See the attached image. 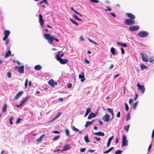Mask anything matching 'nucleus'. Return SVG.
<instances>
[{
	"mask_svg": "<svg viewBox=\"0 0 154 154\" xmlns=\"http://www.w3.org/2000/svg\"><path fill=\"white\" fill-rule=\"evenodd\" d=\"M43 36L45 39L48 40V43L51 44L52 43L53 41L54 40L57 42L59 41L58 39L55 38L53 35L51 36V34L49 33L44 34Z\"/></svg>",
	"mask_w": 154,
	"mask_h": 154,
	"instance_id": "obj_1",
	"label": "nucleus"
},
{
	"mask_svg": "<svg viewBox=\"0 0 154 154\" xmlns=\"http://www.w3.org/2000/svg\"><path fill=\"white\" fill-rule=\"evenodd\" d=\"M57 60L59 61L60 63L62 64H65L69 60L67 59H63L60 57L59 55H56Z\"/></svg>",
	"mask_w": 154,
	"mask_h": 154,
	"instance_id": "obj_2",
	"label": "nucleus"
},
{
	"mask_svg": "<svg viewBox=\"0 0 154 154\" xmlns=\"http://www.w3.org/2000/svg\"><path fill=\"white\" fill-rule=\"evenodd\" d=\"M148 32L146 31H141L138 33V35L140 37L144 38L148 36Z\"/></svg>",
	"mask_w": 154,
	"mask_h": 154,
	"instance_id": "obj_3",
	"label": "nucleus"
},
{
	"mask_svg": "<svg viewBox=\"0 0 154 154\" xmlns=\"http://www.w3.org/2000/svg\"><path fill=\"white\" fill-rule=\"evenodd\" d=\"M125 24L127 25H131L135 23L134 20L128 19L125 21Z\"/></svg>",
	"mask_w": 154,
	"mask_h": 154,
	"instance_id": "obj_4",
	"label": "nucleus"
},
{
	"mask_svg": "<svg viewBox=\"0 0 154 154\" xmlns=\"http://www.w3.org/2000/svg\"><path fill=\"white\" fill-rule=\"evenodd\" d=\"M126 136L124 135L122 137V146H126L128 145V140H127Z\"/></svg>",
	"mask_w": 154,
	"mask_h": 154,
	"instance_id": "obj_5",
	"label": "nucleus"
},
{
	"mask_svg": "<svg viewBox=\"0 0 154 154\" xmlns=\"http://www.w3.org/2000/svg\"><path fill=\"white\" fill-rule=\"evenodd\" d=\"M137 86L138 87V89L141 91L142 94H143L145 91V88L143 85H141L138 83L137 85Z\"/></svg>",
	"mask_w": 154,
	"mask_h": 154,
	"instance_id": "obj_6",
	"label": "nucleus"
},
{
	"mask_svg": "<svg viewBox=\"0 0 154 154\" xmlns=\"http://www.w3.org/2000/svg\"><path fill=\"white\" fill-rule=\"evenodd\" d=\"M140 55L142 56V59L143 61L147 62L148 61V58L147 55L144 54L142 53H140Z\"/></svg>",
	"mask_w": 154,
	"mask_h": 154,
	"instance_id": "obj_7",
	"label": "nucleus"
},
{
	"mask_svg": "<svg viewBox=\"0 0 154 154\" xmlns=\"http://www.w3.org/2000/svg\"><path fill=\"white\" fill-rule=\"evenodd\" d=\"M18 69V72L20 74H23L24 72V67L23 66H16L15 67V69Z\"/></svg>",
	"mask_w": 154,
	"mask_h": 154,
	"instance_id": "obj_8",
	"label": "nucleus"
},
{
	"mask_svg": "<svg viewBox=\"0 0 154 154\" xmlns=\"http://www.w3.org/2000/svg\"><path fill=\"white\" fill-rule=\"evenodd\" d=\"M139 28V27L138 26H131L129 27V29L132 32L137 30Z\"/></svg>",
	"mask_w": 154,
	"mask_h": 154,
	"instance_id": "obj_9",
	"label": "nucleus"
},
{
	"mask_svg": "<svg viewBox=\"0 0 154 154\" xmlns=\"http://www.w3.org/2000/svg\"><path fill=\"white\" fill-rule=\"evenodd\" d=\"M110 118V116L108 114H106L103 117V119L105 121L108 122Z\"/></svg>",
	"mask_w": 154,
	"mask_h": 154,
	"instance_id": "obj_10",
	"label": "nucleus"
},
{
	"mask_svg": "<svg viewBox=\"0 0 154 154\" xmlns=\"http://www.w3.org/2000/svg\"><path fill=\"white\" fill-rule=\"evenodd\" d=\"M39 22L41 26L42 27L44 25V20L43 19L42 16L41 14L39 15Z\"/></svg>",
	"mask_w": 154,
	"mask_h": 154,
	"instance_id": "obj_11",
	"label": "nucleus"
},
{
	"mask_svg": "<svg viewBox=\"0 0 154 154\" xmlns=\"http://www.w3.org/2000/svg\"><path fill=\"white\" fill-rule=\"evenodd\" d=\"M23 91H21L19 92L14 97V99L15 100H17L23 94Z\"/></svg>",
	"mask_w": 154,
	"mask_h": 154,
	"instance_id": "obj_12",
	"label": "nucleus"
},
{
	"mask_svg": "<svg viewBox=\"0 0 154 154\" xmlns=\"http://www.w3.org/2000/svg\"><path fill=\"white\" fill-rule=\"evenodd\" d=\"M126 15L128 17L130 18L129 19H133L134 20L135 18V16L131 13H126Z\"/></svg>",
	"mask_w": 154,
	"mask_h": 154,
	"instance_id": "obj_13",
	"label": "nucleus"
},
{
	"mask_svg": "<svg viewBox=\"0 0 154 154\" xmlns=\"http://www.w3.org/2000/svg\"><path fill=\"white\" fill-rule=\"evenodd\" d=\"M48 83L52 87L55 86V82L54 80L52 79L50 80L48 82Z\"/></svg>",
	"mask_w": 154,
	"mask_h": 154,
	"instance_id": "obj_14",
	"label": "nucleus"
},
{
	"mask_svg": "<svg viewBox=\"0 0 154 154\" xmlns=\"http://www.w3.org/2000/svg\"><path fill=\"white\" fill-rule=\"evenodd\" d=\"M79 78L80 79H81V81L82 82L84 81L85 79L84 78L85 77L84 76V73L83 72H82L81 74L79 75Z\"/></svg>",
	"mask_w": 154,
	"mask_h": 154,
	"instance_id": "obj_15",
	"label": "nucleus"
},
{
	"mask_svg": "<svg viewBox=\"0 0 154 154\" xmlns=\"http://www.w3.org/2000/svg\"><path fill=\"white\" fill-rule=\"evenodd\" d=\"M70 148V147L68 144L66 145L63 147V149L61 150V151H66Z\"/></svg>",
	"mask_w": 154,
	"mask_h": 154,
	"instance_id": "obj_16",
	"label": "nucleus"
},
{
	"mask_svg": "<svg viewBox=\"0 0 154 154\" xmlns=\"http://www.w3.org/2000/svg\"><path fill=\"white\" fill-rule=\"evenodd\" d=\"M114 136H113L110 137L108 140V142L107 145V147H109L110 144L111 140L113 139Z\"/></svg>",
	"mask_w": 154,
	"mask_h": 154,
	"instance_id": "obj_17",
	"label": "nucleus"
},
{
	"mask_svg": "<svg viewBox=\"0 0 154 154\" xmlns=\"http://www.w3.org/2000/svg\"><path fill=\"white\" fill-rule=\"evenodd\" d=\"M96 116V114L94 112H91L88 117V119H91L92 118L95 117Z\"/></svg>",
	"mask_w": 154,
	"mask_h": 154,
	"instance_id": "obj_18",
	"label": "nucleus"
},
{
	"mask_svg": "<svg viewBox=\"0 0 154 154\" xmlns=\"http://www.w3.org/2000/svg\"><path fill=\"white\" fill-rule=\"evenodd\" d=\"M94 134L96 135L101 136H103L105 135L104 133L103 132L100 131L97 132H95L94 133Z\"/></svg>",
	"mask_w": 154,
	"mask_h": 154,
	"instance_id": "obj_19",
	"label": "nucleus"
},
{
	"mask_svg": "<svg viewBox=\"0 0 154 154\" xmlns=\"http://www.w3.org/2000/svg\"><path fill=\"white\" fill-rule=\"evenodd\" d=\"M116 44L118 45L124 47H125L127 46V45L126 44L119 42H117Z\"/></svg>",
	"mask_w": 154,
	"mask_h": 154,
	"instance_id": "obj_20",
	"label": "nucleus"
},
{
	"mask_svg": "<svg viewBox=\"0 0 154 154\" xmlns=\"http://www.w3.org/2000/svg\"><path fill=\"white\" fill-rule=\"evenodd\" d=\"M140 66L142 70H143L144 69H146L147 68V67L143 63H141L140 65Z\"/></svg>",
	"mask_w": 154,
	"mask_h": 154,
	"instance_id": "obj_21",
	"label": "nucleus"
},
{
	"mask_svg": "<svg viewBox=\"0 0 154 154\" xmlns=\"http://www.w3.org/2000/svg\"><path fill=\"white\" fill-rule=\"evenodd\" d=\"M61 114L59 113L58 114H57L54 118L51 120V122H53L56 120L58 118H59Z\"/></svg>",
	"mask_w": 154,
	"mask_h": 154,
	"instance_id": "obj_22",
	"label": "nucleus"
},
{
	"mask_svg": "<svg viewBox=\"0 0 154 154\" xmlns=\"http://www.w3.org/2000/svg\"><path fill=\"white\" fill-rule=\"evenodd\" d=\"M45 136V135L44 134L41 135L36 140V141L39 143L41 142L42 141L43 138Z\"/></svg>",
	"mask_w": 154,
	"mask_h": 154,
	"instance_id": "obj_23",
	"label": "nucleus"
},
{
	"mask_svg": "<svg viewBox=\"0 0 154 154\" xmlns=\"http://www.w3.org/2000/svg\"><path fill=\"white\" fill-rule=\"evenodd\" d=\"M94 121V120H92L91 122L87 121L86 122V124L85 125V126L86 127H87L88 126L90 125Z\"/></svg>",
	"mask_w": 154,
	"mask_h": 154,
	"instance_id": "obj_24",
	"label": "nucleus"
},
{
	"mask_svg": "<svg viewBox=\"0 0 154 154\" xmlns=\"http://www.w3.org/2000/svg\"><path fill=\"white\" fill-rule=\"evenodd\" d=\"M10 33V32L9 31L5 30L4 31V34L5 36L8 37Z\"/></svg>",
	"mask_w": 154,
	"mask_h": 154,
	"instance_id": "obj_25",
	"label": "nucleus"
},
{
	"mask_svg": "<svg viewBox=\"0 0 154 154\" xmlns=\"http://www.w3.org/2000/svg\"><path fill=\"white\" fill-rule=\"evenodd\" d=\"M11 54V51L10 50L8 51L6 53L5 57H8Z\"/></svg>",
	"mask_w": 154,
	"mask_h": 154,
	"instance_id": "obj_26",
	"label": "nucleus"
},
{
	"mask_svg": "<svg viewBox=\"0 0 154 154\" xmlns=\"http://www.w3.org/2000/svg\"><path fill=\"white\" fill-rule=\"evenodd\" d=\"M42 68V66L39 65H37L35 66V69L38 70L41 69Z\"/></svg>",
	"mask_w": 154,
	"mask_h": 154,
	"instance_id": "obj_27",
	"label": "nucleus"
},
{
	"mask_svg": "<svg viewBox=\"0 0 154 154\" xmlns=\"http://www.w3.org/2000/svg\"><path fill=\"white\" fill-rule=\"evenodd\" d=\"M7 109V106L6 104H5L3 107L2 112H6Z\"/></svg>",
	"mask_w": 154,
	"mask_h": 154,
	"instance_id": "obj_28",
	"label": "nucleus"
},
{
	"mask_svg": "<svg viewBox=\"0 0 154 154\" xmlns=\"http://www.w3.org/2000/svg\"><path fill=\"white\" fill-rule=\"evenodd\" d=\"M84 139L86 143H88L90 141V140L88 139V136L87 135L85 136L84 137Z\"/></svg>",
	"mask_w": 154,
	"mask_h": 154,
	"instance_id": "obj_29",
	"label": "nucleus"
},
{
	"mask_svg": "<svg viewBox=\"0 0 154 154\" xmlns=\"http://www.w3.org/2000/svg\"><path fill=\"white\" fill-rule=\"evenodd\" d=\"M130 125H128L125 126L124 128L125 130L127 132H128V129L129 128Z\"/></svg>",
	"mask_w": 154,
	"mask_h": 154,
	"instance_id": "obj_30",
	"label": "nucleus"
},
{
	"mask_svg": "<svg viewBox=\"0 0 154 154\" xmlns=\"http://www.w3.org/2000/svg\"><path fill=\"white\" fill-rule=\"evenodd\" d=\"M45 3L46 5L48 4L47 0H42L40 2V4H41L43 3Z\"/></svg>",
	"mask_w": 154,
	"mask_h": 154,
	"instance_id": "obj_31",
	"label": "nucleus"
},
{
	"mask_svg": "<svg viewBox=\"0 0 154 154\" xmlns=\"http://www.w3.org/2000/svg\"><path fill=\"white\" fill-rule=\"evenodd\" d=\"M65 132L66 135L67 136H69V135L70 132L69 130L67 129H65Z\"/></svg>",
	"mask_w": 154,
	"mask_h": 154,
	"instance_id": "obj_32",
	"label": "nucleus"
},
{
	"mask_svg": "<svg viewBox=\"0 0 154 154\" xmlns=\"http://www.w3.org/2000/svg\"><path fill=\"white\" fill-rule=\"evenodd\" d=\"M111 52L112 54L115 55V49L114 48H111Z\"/></svg>",
	"mask_w": 154,
	"mask_h": 154,
	"instance_id": "obj_33",
	"label": "nucleus"
},
{
	"mask_svg": "<svg viewBox=\"0 0 154 154\" xmlns=\"http://www.w3.org/2000/svg\"><path fill=\"white\" fill-rule=\"evenodd\" d=\"M69 20L73 23L76 25L77 26H78L79 24L76 22L74 21L72 19L70 18L69 19Z\"/></svg>",
	"mask_w": 154,
	"mask_h": 154,
	"instance_id": "obj_34",
	"label": "nucleus"
},
{
	"mask_svg": "<svg viewBox=\"0 0 154 154\" xmlns=\"http://www.w3.org/2000/svg\"><path fill=\"white\" fill-rule=\"evenodd\" d=\"M122 151L120 150H118L116 151L115 152V154H122Z\"/></svg>",
	"mask_w": 154,
	"mask_h": 154,
	"instance_id": "obj_35",
	"label": "nucleus"
},
{
	"mask_svg": "<svg viewBox=\"0 0 154 154\" xmlns=\"http://www.w3.org/2000/svg\"><path fill=\"white\" fill-rule=\"evenodd\" d=\"M124 104L125 105V110L126 111H127L129 109V107L126 103H125Z\"/></svg>",
	"mask_w": 154,
	"mask_h": 154,
	"instance_id": "obj_36",
	"label": "nucleus"
},
{
	"mask_svg": "<svg viewBox=\"0 0 154 154\" xmlns=\"http://www.w3.org/2000/svg\"><path fill=\"white\" fill-rule=\"evenodd\" d=\"M130 114L129 113H128L127 115L126 121H128L130 119Z\"/></svg>",
	"mask_w": 154,
	"mask_h": 154,
	"instance_id": "obj_37",
	"label": "nucleus"
},
{
	"mask_svg": "<svg viewBox=\"0 0 154 154\" xmlns=\"http://www.w3.org/2000/svg\"><path fill=\"white\" fill-rule=\"evenodd\" d=\"M138 102H135L134 104L133 107V109H136V107L137 106V105L138 104Z\"/></svg>",
	"mask_w": 154,
	"mask_h": 154,
	"instance_id": "obj_38",
	"label": "nucleus"
},
{
	"mask_svg": "<svg viewBox=\"0 0 154 154\" xmlns=\"http://www.w3.org/2000/svg\"><path fill=\"white\" fill-rule=\"evenodd\" d=\"M72 129L74 130L75 132H78L79 131V130L78 129L75 128L74 126H72Z\"/></svg>",
	"mask_w": 154,
	"mask_h": 154,
	"instance_id": "obj_39",
	"label": "nucleus"
},
{
	"mask_svg": "<svg viewBox=\"0 0 154 154\" xmlns=\"http://www.w3.org/2000/svg\"><path fill=\"white\" fill-rule=\"evenodd\" d=\"M107 110L109 111V112L111 113L113 112V109L111 108H108L107 109Z\"/></svg>",
	"mask_w": 154,
	"mask_h": 154,
	"instance_id": "obj_40",
	"label": "nucleus"
},
{
	"mask_svg": "<svg viewBox=\"0 0 154 154\" xmlns=\"http://www.w3.org/2000/svg\"><path fill=\"white\" fill-rule=\"evenodd\" d=\"M7 75L8 77L9 78H10L11 75V72L10 71L8 72L7 73Z\"/></svg>",
	"mask_w": 154,
	"mask_h": 154,
	"instance_id": "obj_41",
	"label": "nucleus"
},
{
	"mask_svg": "<svg viewBox=\"0 0 154 154\" xmlns=\"http://www.w3.org/2000/svg\"><path fill=\"white\" fill-rule=\"evenodd\" d=\"M60 135L56 136L55 137L53 138V140H57L59 138H60Z\"/></svg>",
	"mask_w": 154,
	"mask_h": 154,
	"instance_id": "obj_42",
	"label": "nucleus"
},
{
	"mask_svg": "<svg viewBox=\"0 0 154 154\" xmlns=\"http://www.w3.org/2000/svg\"><path fill=\"white\" fill-rule=\"evenodd\" d=\"M13 119V118L12 117H11L10 119V123L11 125L13 124V123L12 122V120Z\"/></svg>",
	"mask_w": 154,
	"mask_h": 154,
	"instance_id": "obj_43",
	"label": "nucleus"
},
{
	"mask_svg": "<svg viewBox=\"0 0 154 154\" xmlns=\"http://www.w3.org/2000/svg\"><path fill=\"white\" fill-rule=\"evenodd\" d=\"M27 82H28V79H26V81H25V88H27V85H28Z\"/></svg>",
	"mask_w": 154,
	"mask_h": 154,
	"instance_id": "obj_44",
	"label": "nucleus"
},
{
	"mask_svg": "<svg viewBox=\"0 0 154 154\" xmlns=\"http://www.w3.org/2000/svg\"><path fill=\"white\" fill-rule=\"evenodd\" d=\"M52 133L55 134H59L60 132L57 131H52Z\"/></svg>",
	"mask_w": 154,
	"mask_h": 154,
	"instance_id": "obj_45",
	"label": "nucleus"
},
{
	"mask_svg": "<svg viewBox=\"0 0 154 154\" xmlns=\"http://www.w3.org/2000/svg\"><path fill=\"white\" fill-rule=\"evenodd\" d=\"M91 108H88L87 109L86 112H87L88 113H89L91 112Z\"/></svg>",
	"mask_w": 154,
	"mask_h": 154,
	"instance_id": "obj_46",
	"label": "nucleus"
},
{
	"mask_svg": "<svg viewBox=\"0 0 154 154\" xmlns=\"http://www.w3.org/2000/svg\"><path fill=\"white\" fill-rule=\"evenodd\" d=\"M116 116L117 117L119 118L120 117V112L119 111L118 112L117 114L116 115Z\"/></svg>",
	"mask_w": 154,
	"mask_h": 154,
	"instance_id": "obj_47",
	"label": "nucleus"
},
{
	"mask_svg": "<svg viewBox=\"0 0 154 154\" xmlns=\"http://www.w3.org/2000/svg\"><path fill=\"white\" fill-rule=\"evenodd\" d=\"M154 61V60L152 58H151L149 59V62L150 63H152Z\"/></svg>",
	"mask_w": 154,
	"mask_h": 154,
	"instance_id": "obj_48",
	"label": "nucleus"
},
{
	"mask_svg": "<svg viewBox=\"0 0 154 154\" xmlns=\"http://www.w3.org/2000/svg\"><path fill=\"white\" fill-rule=\"evenodd\" d=\"M90 1L95 3H98L99 2V1L98 0H90Z\"/></svg>",
	"mask_w": 154,
	"mask_h": 154,
	"instance_id": "obj_49",
	"label": "nucleus"
},
{
	"mask_svg": "<svg viewBox=\"0 0 154 154\" xmlns=\"http://www.w3.org/2000/svg\"><path fill=\"white\" fill-rule=\"evenodd\" d=\"M106 8V9L105 10L106 11H110L111 10V8L109 7H107Z\"/></svg>",
	"mask_w": 154,
	"mask_h": 154,
	"instance_id": "obj_50",
	"label": "nucleus"
},
{
	"mask_svg": "<svg viewBox=\"0 0 154 154\" xmlns=\"http://www.w3.org/2000/svg\"><path fill=\"white\" fill-rule=\"evenodd\" d=\"M21 120H22L20 118H18L16 122V124L18 123Z\"/></svg>",
	"mask_w": 154,
	"mask_h": 154,
	"instance_id": "obj_51",
	"label": "nucleus"
},
{
	"mask_svg": "<svg viewBox=\"0 0 154 154\" xmlns=\"http://www.w3.org/2000/svg\"><path fill=\"white\" fill-rule=\"evenodd\" d=\"M121 49L122 51V54H124L125 53L124 49L122 48H121Z\"/></svg>",
	"mask_w": 154,
	"mask_h": 154,
	"instance_id": "obj_52",
	"label": "nucleus"
},
{
	"mask_svg": "<svg viewBox=\"0 0 154 154\" xmlns=\"http://www.w3.org/2000/svg\"><path fill=\"white\" fill-rule=\"evenodd\" d=\"M84 61L87 64H88L90 63L89 61L87 60L86 59H85Z\"/></svg>",
	"mask_w": 154,
	"mask_h": 154,
	"instance_id": "obj_53",
	"label": "nucleus"
},
{
	"mask_svg": "<svg viewBox=\"0 0 154 154\" xmlns=\"http://www.w3.org/2000/svg\"><path fill=\"white\" fill-rule=\"evenodd\" d=\"M80 39L81 41H85V38L82 36H80Z\"/></svg>",
	"mask_w": 154,
	"mask_h": 154,
	"instance_id": "obj_54",
	"label": "nucleus"
},
{
	"mask_svg": "<svg viewBox=\"0 0 154 154\" xmlns=\"http://www.w3.org/2000/svg\"><path fill=\"white\" fill-rule=\"evenodd\" d=\"M26 101L24 100V99H23L21 102V104L22 105L24 104L26 102Z\"/></svg>",
	"mask_w": 154,
	"mask_h": 154,
	"instance_id": "obj_55",
	"label": "nucleus"
},
{
	"mask_svg": "<svg viewBox=\"0 0 154 154\" xmlns=\"http://www.w3.org/2000/svg\"><path fill=\"white\" fill-rule=\"evenodd\" d=\"M135 97L134 98V100H136V99H137V98L138 97V94H135Z\"/></svg>",
	"mask_w": 154,
	"mask_h": 154,
	"instance_id": "obj_56",
	"label": "nucleus"
},
{
	"mask_svg": "<svg viewBox=\"0 0 154 154\" xmlns=\"http://www.w3.org/2000/svg\"><path fill=\"white\" fill-rule=\"evenodd\" d=\"M113 67H114V65L112 64H111L109 67V70H110V69H112Z\"/></svg>",
	"mask_w": 154,
	"mask_h": 154,
	"instance_id": "obj_57",
	"label": "nucleus"
},
{
	"mask_svg": "<svg viewBox=\"0 0 154 154\" xmlns=\"http://www.w3.org/2000/svg\"><path fill=\"white\" fill-rule=\"evenodd\" d=\"M154 136V129L152 131V136H151V137L152 138V139L153 138Z\"/></svg>",
	"mask_w": 154,
	"mask_h": 154,
	"instance_id": "obj_58",
	"label": "nucleus"
},
{
	"mask_svg": "<svg viewBox=\"0 0 154 154\" xmlns=\"http://www.w3.org/2000/svg\"><path fill=\"white\" fill-rule=\"evenodd\" d=\"M133 101V100L132 99H130L129 100V103L130 104H131Z\"/></svg>",
	"mask_w": 154,
	"mask_h": 154,
	"instance_id": "obj_59",
	"label": "nucleus"
},
{
	"mask_svg": "<svg viewBox=\"0 0 154 154\" xmlns=\"http://www.w3.org/2000/svg\"><path fill=\"white\" fill-rule=\"evenodd\" d=\"M9 39L8 38L7 39V40L5 42V45H8L9 43Z\"/></svg>",
	"mask_w": 154,
	"mask_h": 154,
	"instance_id": "obj_60",
	"label": "nucleus"
},
{
	"mask_svg": "<svg viewBox=\"0 0 154 154\" xmlns=\"http://www.w3.org/2000/svg\"><path fill=\"white\" fill-rule=\"evenodd\" d=\"M85 148H82L80 149V151L81 152H85Z\"/></svg>",
	"mask_w": 154,
	"mask_h": 154,
	"instance_id": "obj_61",
	"label": "nucleus"
},
{
	"mask_svg": "<svg viewBox=\"0 0 154 154\" xmlns=\"http://www.w3.org/2000/svg\"><path fill=\"white\" fill-rule=\"evenodd\" d=\"M8 37H7V36H5V37L3 38V40L4 41H5V40H6V39H7L8 38Z\"/></svg>",
	"mask_w": 154,
	"mask_h": 154,
	"instance_id": "obj_62",
	"label": "nucleus"
},
{
	"mask_svg": "<svg viewBox=\"0 0 154 154\" xmlns=\"http://www.w3.org/2000/svg\"><path fill=\"white\" fill-rule=\"evenodd\" d=\"M67 86L69 88H71L72 86V84L71 83H69L68 84Z\"/></svg>",
	"mask_w": 154,
	"mask_h": 154,
	"instance_id": "obj_63",
	"label": "nucleus"
},
{
	"mask_svg": "<svg viewBox=\"0 0 154 154\" xmlns=\"http://www.w3.org/2000/svg\"><path fill=\"white\" fill-rule=\"evenodd\" d=\"M30 98V97L29 96H26L25 97V99H24L26 101L28 99Z\"/></svg>",
	"mask_w": 154,
	"mask_h": 154,
	"instance_id": "obj_64",
	"label": "nucleus"
}]
</instances>
